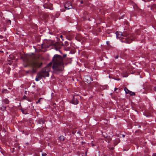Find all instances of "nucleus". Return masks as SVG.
Masks as SVG:
<instances>
[{"label": "nucleus", "mask_w": 156, "mask_h": 156, "mask_svg": "<svg viewBox=\"0 0 156 156\" xmlns=\"http://www.w3.org/2000/svg\"><path fill=\"white\" fill-rule=\"evenodd\" d=\"M66 56V55L65 54L63 55V56L64 58Z\"/></svg>", "instance_id": "5701e85b"}, {"label": "nucleus", "mask_w": 156, "mask_h": 156, "mask_svg": "<svg viewBox=\"0 0 156 156\" xmlns=\"http://www.w3.org/2000/svg\"><path fill=\"white\" fill-rule=\"evenodd\" d=\"M22 112H23V113L24 114H27V112H26L25 110H22Z\"/></svg>", "instance_id": "4468645a"}, {"label": "nucleus", "mask_w": 156, "mask_h": 156, "mask_svg": "<svg viewBox=\"0 0 156 156\" xmlns=\"http://www.w3.org/2000/svg\"><path fill=\"white\" fill-rule=\"evenodd\" d=\"M84 80L85 82L88 83H90L91 81L92 80L91 78L89 76H85L84 77Z\"/></svg>", "instance_id": "0eeeda50"}, {"label": "nucleus", "mask_w": 156, "mask_h": 156, "mask_svg": "<svg viewBox=\"0 0 156 156\" xmlns=\"http://www.w3.org/2000/svg\"><path fill=\"white\" fill-rule=\"evenodd\" d=\"M117 89H118V88H116V87H115V88L114 90H115V91H116V90Z\"/></svg>", "instance_id": "aec40b11"}, {"label": "nucleus", "mask_w": 156, "mask_h": 156, "mask_svg": "<svg viewBox=\"0 0 156 156\" xmlns=\"http://www.w3.org/2000/svg\"><path fill=\"white\" fill-rule=\"evenodd\" d=\"M129 94L131 95H132V96L134 95V96L135 95V93L134 92H132L131 91H129Z\"/></svg>", "instance_id": "f8f14e48"}, {"label": "nucleus", "mask_w": 156, "mask_h": 156, "mask_svg": "<svg viewBox=\"0 0 156 156\" xmlns=\"http://www.w3.org/2000/svg\"><path fill=\"white\" fill-rule=\"evenodd\" d=\"M42 156H46V154L45 153H43L42 154Z\"/></svg>", "instance_id": "f3484780"}, {"label": "nucleus", "mask_w": 156, "mask_h": 156, "mask_svg": "<svg viewBox=\"0 0 156 156\" xmlns=\"http://www.w3.org/2000/svg\"><path fill=\"white\" fill-rule=\"evenodd\" d=\"M122 136L123 137H125V135H122Z\"/></svg>", "instance_id": "a878e982"}, {"label": "nucleus", "mask_w": 156, "mask_h": 156, "mask_svg": "<svg viewBox=\"0 0 156 156\" xmlns=\"http://www.w3.org/2000/svg\"><path fill=\"white\" fill-rule=\"evenodd\" d=\"M124 90L125 91L126 94H127L129 93L130 91L127 88L125 87L124 88Z\"/></svg>", "instance_id": "9d476101"}, {"label": "nucleus", "mask_w": 156, "mask_h": 156, "mask_svg": "<svg viewBox=\"0 0 156 156\" xmlns=\"http://www.w3.org/2000/svg\"><path fill=\"white\" fill-rule=\"evenodd\" d=\"M80 2H81V4L83 3V1H81Z\"/></svg>", "instance_id": "393cba45"}, {"label": "nucleus", "mask_w": 156, "mask_h": 156, "mask_svg": "<svg viewBox=\"0 0 156 156\" xmlns=\"http://www.w3.org/2000/svg\"><path fill=\"white\" fill-rule=\"evenodd\" d=\"M52 68L55 73H57L62 71L64 69L62 57L60 55H55L52 58Z\"/></svg>", "instance_id": "f257e3e1"}, {"label": "nucleus", "mask_w": 156, "mask_h": 156, "mask_svg": "<svg viewBox=\"0 0 156 156\" xmlns=\"http://www.w3.org/2000/svg\"><path fill=\"white\" fill-rule=\"evenodd\" d=\"M14 58V57L12 55H10L9 56V58L8 59V60L9 61H11V60H12Z\"/></svg>", "instance_id": "1a4fd4ad"}, {"label": "nucleus", "mask_w": 156, "mask_h": 156, "mask_svg": "<svg viewBox=\"0 0 156 156\" xmlns=\"http://www.w3.org/2000/svg\"><path fill=\"white\" fill-rule=\"evenodd\" d=\"M52 45L55 47V49L57 50L59 47V43L58 42H56L55 43H52Z\"/></svg>", "instance_id": "423d86ee"}, {"label": "nucleus", "mask_w": 156, "mask_h": 156, "mask_svg": "<svg viewBox=\"0 0 156 156\" xmlns=\"http://www.w3.org/2000/svg\"><path fill=\"white\" fill-rule=\"evenodd\" d=\"M4 102L6 104H8L9 103V101L7 99H5L4 101Z\"/></svg>", "instance_id": "ddd939ff"}, {"label": "nucleus", "mask_w": 156, "mask_h": 156, "mask_svg": "<svg viewBox=\"0 0 156 156\" xmlns=\"http://www.w3.org/2000/svg\"><path fill=\"white\" fill-rule=\"evenodd\" d=\"M42 98H40L39 99V100H38V101H37L36 102V103L37 104H38V103H39L40 102V100Z\"/></svg>", "instance_id": "dca6fc26"}, {"label": "nucleus", "mask_w": 156, "mask_h": 156, "mask_svg": "<svg viewBox=\"0 0 156 156\" xmlns=\"http://www.w3.org/2000/svg\"><path fill=\"white\" fill-rule=\"evenodd\" d=\"M64 6L66 9H71L72 8L71 3L70 2H66L64 5Z\"/></svg>", "instance_id": "39448f33"}, {"label": "nucleus", "mask_w": 156, "mask_h": 156, "mask_svg": "<svg viewBox=\"0 0 156 156\" xmlns=\"http://www.w3.org/2000/svg\"><path fill=\"white\" fill-rule=\"evenodd\" d=\"M50 71V69L48 67H45L40 72L37 74L35 78V80L36 81H38L42 77H48L49 76V73Z\"/></svg>", "instance_id": "7ed1b4c3"}, {"label": "nucleus", "mask_w": 156, "mask_h": 156, "mask_svg": "<svg viewBox=\"0 0 156 156\" xmlns=\"http://www.w3.org/2000/svg\"><path fill=\"white\" fill-rule=\"evenodd\" d=\"M110 149H112V150H113L114 149V147H111V148H109Z\"/></svg>", "instance_id": "b1692460"}, {"label": "nucleus", "mask_w": 156, "mask_h": 156, "mask_svg": "<svg viewBox=\"0 0 156 156\" xmlns=\"http://www.w3.org/2000/svg\"><path fill=\"white\" fill-rule=\"evenodd\" d=\"M3 38V37L2 36V35H0V38Z\"/></svg>", "instance_id": "4be33fe9"}, {"label": "nucleus", "mask_w": 156, "mask_h": 156, "mask_svg": "<svg viewBox=\"0 0 156 156\" xmlns=\"http://www.w3.org/2000/svg\"><path fill=\"white\" fill-rule=\"evenodd\" d=\"M9 65H11V62H10L9 63H8Z\"/></svg>", "instance_id": "bb28decb"}, {"label": "nucleus", "mask_w": 156, "mask_h": 156, "mask_svg": "<svg viewBox=\"0 0 156 156\" xmlns=\"http://www.w3.org/2000/svg\"><path fill=\"white\" fill-rule=\"evenodd\" d=\"M92 145L93 146H94V145L93 144H92Z\"/></svg>", "instance_id": "c756f323"}, {"label": "nucleus", "mask_w": 156, "mask_h": 156, "mask_svg": "<svg viewBox=\"0 0 156 156\" xmlns=\"http://www.w3.org/2000/svg\"><path fill=\"white\" fill-rule=\"evenodd\" d=\"M52 64V63L51 62L48 65V66L47 67H48L50 69V67L51 66V65Z\"/></svg>", "instance_id": "2eb2a0df"}, {"label": "nucleus", "mask_w": 156, "mask_h": 156, "mask_svg": "<svg viewBox=\"0 0 156 156\" xmlns=\"http://www.w3.org/2000/svg\"><path fill=\"white\" fill-rule=\"evenodd\" d=\"M26 63L28 65H31L33 68V73L35 72L36 70L35 69L39 67L42 64V63L40 61L39 58H38V59L34 60L31 62L27 60L26 62Z\"/></svg>", "instance_id": "20e7f679"}, {"label": "nucleus", "mask_w": 156, "mask_h": 156, "mask_svg": "<svg viewBox=\"0 0 156 156\" xmlns=\"http://www.w3.org/2000/svg\"><path fill=\"white\" fill-rule=\"evenodd\" d=\"M79 101L78 100L74 98L72 101V103L74 104H77L78 103Z\"/></svg>", "instance_id": "6e6552de"}, {"label": "nucleus", "mask_w": 156, "mask_h": 156, "mask_svg": "<svg viewBox=\"0 0 156 156\" xmlns=\"http://www.w3.org/2000/svg\"><path fill=\"white\" fill-rule=\"evenodd\" d=\"M116 34L117 38H120L122 42L130 43L133 41V37L127 33L124 32L123 33L120 32H116Z\"/></svg>", "instance_id": "f03ea898"}, {"label": "nucleus", "mask_w": 156, "mask_h": 156, "mask_svg": "<svg viewBox=\"0 0 156 156\" xmlns=\"http://www.w3.org/2000/svg\"><path fill=\"white\" fill-rule=\"evenodd\" d=\"M153 156H156V153L153 154Z\"/></svg>", "instance_id": "412c9836"}, {"label": "nucleus", "mask_w": 156, "mask_h": 156, "mask_svg": "<svg viewBox=\"0 0 156 156\" xmlns=\"http://www.w3.org/2000/svg\"><path fill=\"white\" fill-rule=\"evenodd\" d=\"M2 92H4V91H2Z\"/></svg>", "instance_id": "c85d7f7f"}, {"label": "nucleus", "mask_w": 156, "mask_h": 156, "mask_svg": "<svg viewBox=\"0 0 156 156\" xmlns=\"http://www.w3.org/2000/svg\"><path fill=\"white\" fill-rule=\"evenodd\" d=\"M106 43H107V44L108 45H109V41H107L106 42Z\"/></svg>", "instance_id": "a211bd4d"}, {"label": "nucleus", "mask_w": 156, "mask_h": 156, "mask_svg": "<svg viewBox=\"0 0 156 156\" xmlns=\"http://www.w3.org/2000/svg\"><path fill=\"white\" fill-rule=\"evenodd\" d=\"M42 122L43 123H44V122L43 121H42Z\"/></svg>", "instance_id": "cd10ccee"}, {"label": "nucleus", "mask_w": 156, "mask_h": 156, "mask_svg": "<svg viewBox=\"0 0 156 156\" xmlns=\"http://www.w3.org/2000/svg\"><path fill=\"white\" fill-rule=\"evenodd\" d=\"M60 37H61V38H62V41H63V39H62V37H63V36H62V35H61Z\"/></svg>", "instance_id": "6ab92c4d"}, {"label": "nucleus", "mask_w": 156, "mask_h": 156, "mask_svg": "<svg viewBox=\"0 0 156 156\" xmlns=\"http://www.w3.org/2000/svg\"><path fill=\"white\" fill-rule=\"evenodd\" d=\"M59 140H64V136H61L59 137Z\"/></svg>", "instance_id": "9b49d317"}]
</instances>
